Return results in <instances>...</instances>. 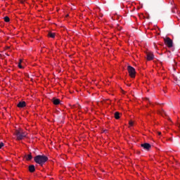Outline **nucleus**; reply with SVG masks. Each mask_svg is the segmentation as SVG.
I'll return each instance as SVG.
<instances>
[{"label":"nucleus","mask_w":180,"mask_h":180,"mask_svg":"<svg viewBox=\"0 0 180 180\" xmlns=\"http://www.w3.org/2000/svg\"><path fill=\"white\" fill-rule=\"evenodd\" d=\"M34 162L39 164L41 167H43L47 161H49V158L44 155H38L34 158Z\"/></svg>","instance_id":"nucleus-1"},{"label":"nucleus","mask_w":180,"mask_h":180,"mask_svg":"<svg viewBox=\"0 0 180 180\" xmlns=\"http://www.w3.org/2000/svg\"><path fill=\"white\" fill-rule=\"evenodd\" d=\"M15 136H16V140L20 141L23 140L27 136V133H26L22 128H18L15 131L14 133Z\"/></svg>","instance_id":"nucleus-2"},{"label":"nucleus","mask_w":180,"mask_h":180,"mask_svg":"<svg viewBox=\"0 0 180 180\" xmlns=\"http://www.w3.org/2000/svg\"><path fill=\"white\" fill-rule=\"evenodd\" d=\"M128 72L131 78H135L136 77V69L134 68L131 67V65H129L127 67Z\"/></svg>","instance_id":"nucleus-3"},{"label":"nucleus","mask_w":180,"mask_h":180,"mask_svg":"<svg viewBox=\"0 0 180 180\" xmlns=\"http://www.w3.org/2000/svg\"><path fill=\"white\" fill-rule=\"evenodd\" d=\"M165 44L167 46V47L170 48L173 46V42L169 37H167L164 39Z\"/></svg>","instance_id":"nucleus-4"},{"label":"nucleus","mask_w":180,"mask_h":180,"mask_svg":"<svg viewBox=\"0 0 180 180\" xmlns=\"http://www.w3.org/2000/svg\"><path fill=\"white\" fill-rule=\"evenodd\" d=\"M141 147H142V148H143L144 150L148 151L151 148V145L148 143H145L141 144Z\"/></svg>","instance_id":"nucleus-5"},{"label":"nucleus","mask_w":180,"mask_h":180,"mask_svg":"<svg viewBox=\"0 0 180 180\" xmlns=\"http://www.w3.org/2000/svg\"><path fill=\"white\" fill-rule=\"evenodd\" d=\"M146 57L148 61H151V60H154V54L151 52L146 53Z\"/></svg>","instance_id":"nucleus-6"},{"label":"nucleus","mask_w":180,"mask_h":180,"mask_svg":"<svg viewBox=\"0 0 180 180\" xmlns=\"http://www.w3.org/2000/svg\"><path fill=\"white\" fill-rule=\"evenodd\" d=\"M51 102L53 103V105H60L61 103V101L58 98H53L51 99Z\"/></svg>","instance_id":"nucleus-7"},{"label":"nucleus","mask_w":180,"mask_h":180,"mask_svg":"<svg viewBox=\"0 0 180 180\" xmlns=\"http://www.w3.org/2000/svg\"><path fill=\"white\" fill-rule=\"evenodd\" d=\"M18 108H25L26 106V102L20 101L17 105Z\"/></svg>","instance_id":"nucleus-8"},{"label":"nucleus","mask_w":180,"mask_h":180,"mask_svg":"<svg viewBox=\"0 0 180 180\" xmlns=\"http://www.w3.org/2000/svg\"><path fill=\"white\" fill-rule=\"evenodd\" d=\"M28 169L30 172H34V171H36V167H34V165H30L28 167Z\"/></svg>","instance_id":"nucleus-9"},{"label":"nucleus","mask_w":180,"mask_h":180,"mask_svg":"<svg viewBox=\"0 0 180 180\" xmlns=\"http://www.w3.org/2000/svg\"><path fill=\"white\" fill-rule=\"evenodd\" d=\"M25 158H26L27 161H30V160H32L33 158V156H32V153H30V154L25 155Z\"/></svg>","instance_id":"nucleus-10"},{"label":"nucleus","mask_w":180,"mask_h":180,"mask_svg":"<svg viewBox=\"0 0 180 180\" xmlns=\"http://www.w3.org/2000/svg\"><path fill=\"white\" fill-rule=\"evenodd\" d=\"M114 116L117 120L120 119V113H119V112H115Z\"/></svg>","instance_id":"nucleus-11"},{"label":"nucleus","mask_w":180,"mask_h":180,"mask_svg":"<svg viewBox=\"0 0 180 180\" xmlns=\"http://www.w3.org/2000/svg\"><path fill=\"white\" fill-rule=\"evenodd\" d=\"M48 36L52 39H54L56 37V33L49 32Z\"/></svg>","instance_id":"nucleus-12"},{"label":"nucleus","mask_w":180,"mask_h":180,"mask_svg":"<svg viewBox=\"0 0 180 180\" xmlns=\"http://www.w3.org/2000/svg\"><path fill=\"white\" fill-rule=\"evenodd\" d=\"M4 20L6 22H9L11 20V19H9V17H8V16L4 17Z\"/></svg>","instance_id":"nucleus-13"},{"label":"nucleus","mask_w":180,"mask_h":180,"mask_svg":"<svg viewBox=\"0 0 180 180\" xmlns=\"http://www.w3.org/2000/svg\"><path fill=\"white\" fill-rule=\"evenodd\" d=\"M160 115H165V111L164 110H161L160 111H159Z\"/></svg>","instance_id":"nucleus-14"},{"label":"nucleus","mask_w":180,"mask_h":180,"mask_svg":"<svg viewBox=\"0 0 180 180\" xmlns=\"http://www.w3.org/2000/svg\"><path fill=\"white\" fill-rule=\"evenodd\" d=\"M4 143L1 142L0 143V149L4 147Z\"/></svg>","instance_id":"nucleus-15"},{"label":"nucleus","mask_w":180,"mask_h":180,"mask_svg":"<svg viewBox=\"0 0 180 180\" xmlns=\"http://www.w3.org/2000/svg\"><path fill=\"white\" fill-rule=\"evenodd\" d=\"M18 67H19V68H23V66H22V65H20V63L18 64Z\"/></svg>","instance_id":"nucleus-16"},{"label":"nucleus","mask_w":180,"mask_h":180,"mask_svg":"<svg viewBox=\"0 0 180 180\" xmlns=\"http://www.w3.org/2000/svg\"><path fill=\"white\" fill-rule=\"evenodd\" d=\"M133 121H129V124L131 125V126H133Z\"/></svg>","instance_id":"nucleus-17"},{"label":"nucleus","mask_w":180,"mask_h":180,"mask_svg":"<svg viewBox=\"0 0 180 180\" xmlns=\"http://www.w3.org/2000/svg\"><path fill=\"white\" fill-rule=\"evenodd\" d=\"M158 136H161V132H160V131H158Z\"/></svg>","instance_id":"nucleus-18"},{"label":"nucleus","mask_w":180,"mask_h":180,"mask_svg":"<svg viewBox=\"0 0 180 180\" xmlns=\"http://www.w3.org/2000/svg\"><path fill=\"white\" fill-rule=\"evenodd\" d=\"M6 56H9V55H8V53H6Z\"/></svg>","instance_id":"nucleus-19"},{"label":"nucleus","mask_w":180,"mask_h":180,"mask_svg":"<svg viewBox=\"0 0 180 180\" xmlns=\"http://www.w3.org/2000/svg\"><path fill=\"white\" fill-rule=\"evenodd\" d=\"M179 127H180V124L179 125Z\"/></svg>","instance_id":"nucleus-20"}]
</instances>
